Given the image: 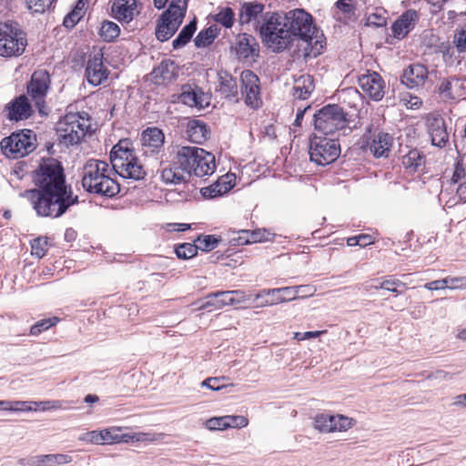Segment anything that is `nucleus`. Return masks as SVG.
Segmentation results:
<instances>
[{
	"label": "nucleus",
	"mask_w": 466,
	"mask_h": 466,
	"mask_svg": "<svg viewBox=\"0 0 466 466\" xmlns=\"http://www.w3.org/2000/svg\"><path fill=\"white\" fill-rule=\"evenodd\" d=\"M5 110L7 118L12 121L27 119L33 113L28 98L25 95L19 96L8 103L5 106Z\"/></svg>",
	"instance_id": "nucleus-22"
},
{
	"label": "nucleus",
	"mask_w": 466,
	"mask_h": 466,
	"mask_svg": "<svg viewBox=\"0 0 466 466\" xmlns=\"http://www.w3.org/2000/svg\"><path fill=\"white\" fill-rule=\"evenodd\" d=\"M220 240L219 237L217 238L214 235H205L198 238L197 246L198 249L208 252L216 248Z\"/></svg>",
	"instance_id": "nucleus-43"
},
{
	"label": "nucleus",
	"mask_w": 466,
	"mask_h": 466,
	"mask_svg": "<svg viewBox=\"0 0 466 466\" xmlns=\"http://www.w3.org/2000/svg\"><path fill=\"white\" fill-rule=\"evenodd\" d=\"M218 91L220 95L229 101L238 102L239 96L237 78L226 71H220L218 74Z\"/></svg>",
	"instance_id": "nucleus-26"
},
{
	"label": "nucleus",
	"mask_w": 466,
	"mask_h": 466,
	"mask_svg": "<svg viewBox=\"0 0 466 466\" xmlns=\"http://www.w3.org/2000/svg\"><path fill=\"white\" fill-rule=\"evenodd\" d=\"M229 416L214 417L206 421V426L210 431H223L228 428Z\"/></svg>",
	"instance_id": "nucleus-46"
},
{
	"label": "nucleus",
	"mask_w": 466,
	"mask_h": 466,
	"mask_svg": "<svg viewBox=\"0 0 466 466\" xmlns=\"http://www.w3.org/2000/svg\"><path fill=\"white\" fill-rule=\"evenodd\" d=\"M165 136L157 127H148L142 132L141 145L145 154L159 152L163 148Z\"/></svg>",
	"instance_id": "nucleus-23"
},
{
	"label": "nucleus",
	"mask_w": 466,
	"mask_h": 466,
	"mask_svg": "<svg viewBox=\"0 0 466 466\" xmlns=\"http://www.w3.org/2000/svg\"><path fill=\"white\" fill-rule=\"evenodd\" d=\"M111 12L115 19L122 24H128L139 13L137 10V0H115Z\"/></svg>",
	"instance_id": "nucleus-21"
},
{
	"label": "nucleus",
	"mask_w": 466,
	"mask_h": 466,
	"mask_svg": "<svg viewBox=\"0 0 466 466\" xmlns=\"http://www.w3.org/2000/svg\"><path fill=\"white\" fill-rule=\"evenodd\" d=\"M224 380L225 377H210L204 380L201 386L218 391L226 387V384L222 383Z\"/></svg>",
	"instance_id": "nucleus-53"
},
{
	"label": "nucleus",
	"mask_w": 466,
	"mask_h": 466,
	"mask_svg": "<svg viewBox=\"0 0 466 466\" xmlns=\"http://www.w3.org/2000/svg\"><path fill=\"white\" fill-rule=\"evenodd\" d=\"M241 96L245 104L251 108L261 105L259 79L251 70H243L240 75Z\"/></svg>",
	"instance_id": "nucleus-16"
},
{
	"label": "nucleus",
	"mask_w": 466,
	"mask_h": 466,
	"mask_svg": "<svg viewBox=\"0 0 466 466\" xmlns=\"http://www.w3.org/2000/svg\"><path fill=\"white\" fill-rule=\"evenodd\" d=\"M79 440L82 441H86L93 444H102V439L100 436V431H92L86 433H84L79 437Z\"/></svg>",
	"instance_id": "nucleus-58"
},
{
	"label": "nucleus",
	"mask_w": 466,
	"mask_h": 466,
	"mask_svg": "<svg viewBox=\"0 0 466 466\" xmlns=\"http://www.w3.org/2000/svg\"><path fill=\"white\" fill-rule=\"evenodd\" d=\"M418 19L417 11L409 9L404 12L391 26L394 37L398 39L404 38L413 29Z\"/></svg>",
	"instance_id": "nucleus-25"
},
{
	"label": "nucleus",
	"mask_w": 466,
	"mask_h": 466,
	"mask_svg": "<svg viewBox=\"0 0 466 466\" xmlns=\"http://www.w3.org/2000/svg\"><path fill=\"white\" fill-rule=\"evenodd\" d=\"M366 25L380 27L386 25V18L378 14H371L367 17Z\"/></svg>",
	"instance_id": "nucleus-59"
},
{
	"label": "nucleus",
	"mask_w": 466,
	"mask_h": 466,
	"mask_svg": "<svg viewBox=\"0 0 466 466\" xmlns=\"http://www.w3.org/2000/svg\"><path fill=\"white\" fill-rule=\"evenodd\" d=\"M224 294H227V291H218L208 294L198 306V309H207L210 307L219 309L224 306L230 305L229 302L226 301V299H228V297L222 296Z\"/></svg>",
	"instance_id": "nucleus-34"
},
{
	"label": "nucleus",
	"mask_w": 466,
	"mask_h": 466,
	"mask_svg": "<svg viewBox=\"0 0 466 466\" xmlns=\"http://www.w3.org/2000/svg\"><path fill=\"white\" fill-rule=\"evenodd\" d=\"M231 188L227 182L220 178L217 183L201 189L204 198H214L224 195Z\"/></svg>",
	"instance_id": "nucleus-37"
},
{
	"label": "nucleus",
	"mask_w": 466,
	"mask_h": 466,
	"mask_svg": "<svg viewBox=\"0 0 466 466\" xmlns=\"http://www.w3.org/2000/svg\"><path fill=\"white\" fill-rule=\"evenodd\" d=\"M456 194L462 203L466 202V180L458 184Z\"/></svg>",
	"instance_id": "nucleus-64"
},
{
	"label": "nucleus",
	"mask_w": 466,
	"mask_h": 466,
	"mask_svg": "<svg viewBox=\"0 0 466 466\" xmlns=\"http://www.w3.org/2000/svg\"><path fill=\"white\" fill-rule=\"evenodd\" d=\"M133 438H135V441L137 442L155 441L157 440L154 434L145 432H136Z\"/></svg>",
	"instance_id": "nucleus-62"
},
{
	"label": "nucleus",
	"mask_w": 466,
	"mask_h": 466,
	"mask_svg": "<svg viewBox=\"0 0 466 466\" xmlns=\"http://www.w3.org/2000/svg\"><path fill=\"white\" fill-rule=\"evenodd\" d=\"M35 188L25 190L21 197L27 198L39 217L57 218L72 206L78 204L61 163L54 158L44 159L33 172Z\"/></svg>",
	"instance_id": "nucleus-2"
},
{
	"label": "nucleus",
	"mask_w": 466,
	"mask_h": 466,
	"mask_svg": "<svg viewBox=\"0 0 466 466\" xmlns=\"http://www.w3.org/2000/svg\"><path fill=\"white\" fill-rule=\"evenodd\" d=\"M34 406L37 408V410L46 411L49 410H58L62 409V401L60 400H44V401H35Z\"/></svg>",
	"instance_id": "nucleus-57"
},
{
	"label": "nucleus",
	"mask_w": 466,
	"mask_h": 466,
	"mask_svg": "<svg viewBox=\"0 0 466 466\" xmlns=\"http://www.w3.org/2000/svg\"><path fill=\"white\" fill-rule=\"evenodd\" d=\"M55 2V0H25L27 8L33 13L39 14L47 10Z\"/></svg>",
	"instance_id": "nucleus-47"
},
{
	"label": "nucleus",
	"mask_w": 466,
	"mask_h": 466,
	"mask_svg": "<svg viewBox=\"0 0 466 466\" xmlns=\"http://www.w3.org/2000/svg\"><path fill=\"white\" fill-rule=\"evenodd\" d=\"M217 36V28L209 26L207 29L201 30L194 39L197 47H205L210 45Z\"/></svg>",
	"instance_id": "nucleus-40"
},
{
	"label": "nucleus",
	"mask_w": 466,
	"mask_h": 466,
	"mask_svg": "<svg viewBox=\"0 0 466 466\" xmlns=\"http://www.w3.org/2000/svg\"><path fill=\"white\" fill-rule=\"evenodd\" d=\"M72 461L71 456L67 454H46L37 455L29 459H21V465L28 466H59Z\"/></svg>",
	"instance_id": "nucleus-24"
},
{
	"label": "nucleus",
	"mask_w": 466,
	"mask_h": 466,
	"mask_svg": "<svg viewBox=\"0 0 466 466\" xmlns=\"http://www.w3.org/2000/svg\"><path fill=\"white\" fill-rule=\"evenodd\" d=\"M334 26H346L350 20V0H338L331 8Z\"/></svg>",
	"instance_id": "nucleus-31"
},
{
	"label": "nucleus",
	"mask_w": 466,
	"mask_h": 466,
	"mask_svg": "<svg viewBox=\"0 0 466 466\" xmlns=\"http://www.w3.org/2000/svg\"><path fill=\"white\" fill-rule=\"evenodd\" d=\"M400 287L405 288L406 285L402 281L398 279H394L392 277H388L387 279H377L370 285V288L375 289H382L390 292H394L396 294L402 293L401 290L399 289Z\"/></svg>",
	"instance_id": "nucleus-36"
},
{
	"label": "nucleus",
	"mask_w": 466,
	"mask_h": 466,
	"mask_svg": "<svg viewBox=\"0 0 466 466\" xmlns=\"http://www.w3.org/2000/svg\"><path fill=\"white\" fill-rule=\"evenodd\" d=\"M313 427L321 433L343 431L350 427V420L343 415L321 412L314 417Z\"/></svg>",
	"instance_id": "nucleus-17"
},
{
	"label": "nucleus",
	"mask_w": 466,
	"mask_h": 466,
	"mask_svg": "<svg viewBox=\"0 0 466 466\" xmlns=\"http://www.w3.org/2000/svg\"><path fill=\"white\" fill-rule=\"evenodd\" d=\"M197 30V22L193 20L186 25L179 32L178 35L173 40L172 46L174 49H179L185 46L192 38Z\"/></svg>",
	"instance_id": "nucleus-35"
},
{
	"label": "nucleus",
	"mask_w": 466,
	"mask_h": 466,
	"mask_svg": "<svg viewBox=\"0 0 466 466\" xmlns=\"http://www.w3.org/2000/svg\"><path fill=\"white\" fill-rule=\"evenodd\" d=\"M81 16V8L76 7L73 11L66 15L63 21V25L68 28L74 27L76 24L80 20Z\"/></svg>",
	"instance_id": "nucleus-56"
},
{
	"label": "nucleus",
	"mask_w": 466,
	"mask_h": 466,
	"mask_svg": "<svg viewBox=\"0 0 466 466\" xmlns=\"http://www.w3.org/2000/svg\"><path fill=\"white\" fill-rule=\"evenodd\" d=\"M346 111L338 104H328L313 116L314 129L323 136H332L346 127Z\"/></svg>",
	"instance_id": "nucleus-5"
},
{
	"label": "nucleus",
	"mask_w": 466,
	"mask_h": 466,
	"mask_svg": "<svg viewBox=\"0 0 466 466\" xmlns=\"http://www.w3.org/2000/svg\"><path fill=\"white\" fill-rule=\"evenodd\" d=\"M110 163L91 158L83 167L82 187L95 195L112 198L119 193L120 186L113 177L116 174L124 178L141 180L147 171L137 157L132 142L126 138L116 144L110 152Z\"/></svg>",
	"instance_id": "nucleus-1"
},
{
	"label": "nucleus",
	"mask_w": 466,
	"mask_h": 466,
	"mask_svg": "<svg viewBox=\"0 0 466 466\" xmlns=\"http://www.w3.org/2000/svg\"><path fill=\"white\" fill-rule=\"evenodd\" d=\"M27 46L25 33L16 23L0 24V56L5 57L21 56Z\"/></svg>",
	"instance_id": "nucleus-7"
},
{
	"label": "nucleus",
	"mask_w": 466,
	"mask_h": 466,
	"mask_svg": "<svg viewBox=\"0 0 466 466\" xmlns=\"http://www.w3.org/2000/svg\"><path fill=\"white\" fill-rule=\"evenodd\" d=\"M428 68L422 64H412L404 69L400 81L408 88H418L423 86L428 79Z\"/></svg>",
	"instance_id": "nucleus-19"
},
{
	"label": "nucleus",
	"mask_w": 466,
	"mask_h": 466,
	"mask_svg": "<svg viewBox=\"0 0 466 466\" xmlns=\"http://www.w3.org/2000/svg\"><path fill=\"white\" fill-rule=\"evenodd\" d=\"M375 238L370 234L351 235V248L359 246L365 248L374 243Z\"/></svg>",
	"instance_id": "nucleus-52"
},
{
	"label": "nucleus",
	"mask_w": 466,
	"mask_h": 466,
	"mask_svg": "<svg viewBox=\"0 0 466 466\" xmlns=\"http://www.w3.org/2000/svg\"><path fill=\"white\" fill-rule=\"evenodd\" d=\"M47 239L43 238H35L31 244V253L39 258H43L46 253Z\"/></svg>",
	"instance_id": "nucleus-50"
},
{
	"label": "nucleus",
	"mask_w": 466,
	"mask_h": 466,
	"mask_svg": "<svg viewBox=\"0 0 466 466\" xmlns=\"http://www.w3.org/2000/svg\"><path fill=\"white\" fill-rule=\"evenodd\" d=\"M262 42L275 53L284 51L290 45L287 22L283 15L274 12L260 26Z\"/></svg>",
	"instance_id": "nucleus-4"
},
{
	"label": "nucleus",
	"mask_w": 466,
	"mask_h": 466,
	"mask_svg": "<svg viewBox=\"0 0 466 466\" xmlns=\"http://www.w3.org/2000/svg\"><path fill=\"white\" fill-rule=\"evenodd\" d=\"M179 99L183 104L198 109L206 108L210 104L209 94L204 92L201 87L197 86H184Z\"/></svg>",
	"instance_id": "nucleus-18"
},
{
	"label": "nucleus",
	"mask_w": 466,
	"mask_h": 466,
	"mask_svg": "<svg viewBox=\"0 0 466 466\" xmlns=\"http://www.w3.org/2000/svg\"><path fill=\"white\" fill-rule=\"evenodd\" d=\"M187 134L190 141L202 144L208 138L207 126L200 120H190L187 123Z\"/></svg>",
	"instance_id": "nucleus-32"
},
{
	"label": "nucleus",
	"mask_w": 466,
	"mask_h": 466,
	"mask_svg": "<svg viewBox=\"0 0 466 466\" xmlns=\"http://www.w3.org/2000/svg\"><path fill=\"white\" fill-rule=\"evenodd\" d=\"M170 154L168 167L161 171V179L165 184L178 185L187 182L191 175L202 177L212 175L216 170L214 155L203 148L175 146Z\"/></svg>",
	"instance_id": "nucleus-3"
},
{
	"label": "nucleus",
	"mask_w": 466,
	"mask_h": 466,
	"mask_svg": "<svg viewBox=\"0 0 466 466\" xmlns=\"http://www.w3.org/2000/svg\"><path fill=\"white\" fill-rule=\"evenodd\" d=\"M304 289H309V287L307 285H301L278 289H264L259 291V296L265 297L269 295L275 296L281 294V297H279L278 299H280L279 303H282L299 298V291Z\"/></svg>",
	"instance_id": "nucleus-29"
},
{
	"label": "nucleus",
	"mask_w": 466,
	"mask_h": 466,
	"mask_svg": "<svg viewBox=\"0 0 466 466\" xmlns=\"http://www.w3.org/2000/svg\"><path fill=\"white\" fill-rule=\"evenodd\" d=\"M358 86L351 89V99L353 96L360 97L362 94L375 101H380L384 96L385 82L377 72L368 71L366 74L358 76Z\"/></svg>",
	"instance_id": "nucleus-13"
},
{
	"label": "nucleus",
	"mask_w": 466,
	"mask_h": 466,
	"mask_svg": "<svg viewBox=\"0 0 466 466\" xmlns=\"http://www.w3.org/2000/svg\"><path fill=\"white\" fill-rule=\"evenodd\" d=\"M58 318H48L43 319L34 324L30 329V334L33 336H37L44 330L48 329L49 328L55 326L58 322Z\"/></svg>",
	"instance_id": "nucleus-45"
},
{
	"label": "nucleus",
	"mask_w": 466,
	"mask_h": 466,
	"mask_svg": "<svg viewBox=\"0 0 466 466\" xmlns=\"http://www.w3.org/2000/svg\"><path fill=\"white\" fill-rule=\"evenodd\" d=\"M223 296L228 297V299H226V301L229 302L230 305H237L246 302L249 304H255L259 299L263 298V296H259V292L256 295H252L246 294L245 291L240 289L228 290L227 294H224Z\"/></svg>",
	"instance_id": "nucleus-33"
},
{
	"label": "nucleus",
	"mask_w": 466,
	"mask_h": 466,
	"mask_svg": "<svg viewBox=\"0 0 466 466\" xmlns=\"http://www.w3.org/2000/svg\"><path fill=\"white\" fill-rule=\"evenodd\" d=\"M213 18L226 28H231L234 24L235 14L230 7H224Z\"/></svg>",
	"instance_id": "nucleus-42"
},
{
	"label": "nucleus",
	"mask_w": 466,
	"mask_h": 466,
	"mask_svg": "<svg viewBox=\"0 0 466 466\" xmlns=\"http://www.w3.org/2000/svg\"><path fill=\"white\" fill-rule=\"evenodd\" d=\"M108 73L103 65L102 55L96 54L89 57L86 67V77L89 84L95 86L101 85L107 78Z\"/></svg>",
	"instance_id": "nucleus-20"
},
{
	"label": "nucleus",
	"mask_w": 466,
	"mask_h": 466,
	"mask_svg": "<svg viewBox=\"0 0 466 466\" xmlns=\"http://www.w3.org/2000/svg\"><path fill=\"white\" fill-rule=\"evenodd\" d=\"M283 16L287 22L289 35H290V45L298 39L306 43H309L313 39L317 28L310 14L303 9H294Z\"/></svg>",
	"instance_id": "nucleus-8"
},
{
	"label": "nucleus",
	"mask_w": 466,
	"mask_h": 466,
	"mask_svg": "<svg viewBox=\"0 0 466 466\" xmlns=\"http://www.w3.org/2000/svg\"><path fill=\"white\" fill-rule=\"evenodd\" d=\"M35 401H22V400H11L10 411H31L37 410V408L34 406Z\"/></svg>",
	"instance_id": "nucleus-55"
},
{
	"label": "nucleus",
	"mask_w": 466,
	"mask_h": 466,
	"mask_svg": "<svg viewBox=\"0 0 466 466\" xmlns=\"http://www.w3.org/2000/svg\"><path fill=\"white\" fill-rule=\"evenodd\" d=\"M121 431L120 428L112 427L100 431L102 444L106 443H119L118 432Z\"/></svg>",
	"instance_id": "nucleus-48"
},
{
	"label": "nucleus",
	"mask_w": 466,
	"mask_h": 466,
	"mask_svg": "<svg viewBox=\"0 0 466 466\" xmlns=\"http://www.w3.org/2000/svg\"><path fill=\"white\" fill-rule=\"evenodd\" d=\"M236 53L239 59H254L258 56L259 46L256 38L248 34L240 35L236 44Z\"/></svg>",
	"instance_id": "nucleus-27"
},
{
	"label": "nucleus",
	"mask_w": 466,
	"mask_h": 466,
	"mask_svg": "<svg viewBox=\"0 0 466 466\" xmlns=\"http://www.w3.org/2000/svg\"><path fill=\"white\" fill-rule=\"evenodd\" d=\"M228 428H244L248 424V420L244 416H229Z\"/></svg>",
	"instance_id": "nucleus-60"
},
{
	"label": "nucleus",
	"mask_w": 466,
	"mask_h": 466,
	"mask_svg": "<svg viewBox=\"0 0 466 466\" xmlns=\"http://www.w3.org/2000/svg\"><path fill=\"white\" fill-rule=\"evenodd\" d=\"M314 89L313 77L309 75H302L295 80L292 96L295 99L305 100L309 97Z\"/></svg>",
	"instance_id": "nucleus-30"
},
{
	"label": "nucleus",
	"mask_w": 466,
	"mask_h": 466,
	"mask_svg": "<svg viewBox=\"0 0 466 466\" xmlns=\"http://www.w3.org/2000/svg\"><path fill=\"white\" fill-rule=\"evenodd\" d=\"M429 134L433 146L443 147L449 139L445 121L442 117H433L429 121Z\"/></svg>",
	"instance_id": "nucleus-28"
},
{
	"label": "nucleus",
	"mask_w": 466,
	"mask_h": 466,
	"mask_svg": "<svg viewBox=\"0 0 466 466\" xmlns=\"http://www.w3.org/2000/svg\"><path fill=\"white\" fill-rule=\"evenodd\" d=\"M167 63L162 62L157 68H155L153 73L156 75V77L159 76L163 80L168 78V76L166 75L167 74Z\"/></svg>",
	"instance_id": "nucleus-63"
},
{
	"label": "nucleus",
	"mask_w": 466,
	"mask_h": 466,
	"mask_svg": "<svg viewBox=\"0 0 466 466\" xmlns=\"http://www.w3.org/2000/svg\"><path fill=\"white\" fill-rule=\"evenodd\" d=\"M120 34V27L112 21H104L99 29V35L106 42H113Z\"/></svg>",
	"instance_id": "nucleus-38"
},
{
	"label": "nucleus",
	"mask_w": 466,
	"mask_h": 466,
	"mask_svg": "<svg viewBox=\"0 0 466 466\" xmlns=\"http://www.w3.org/2000/svg\"><path fill=\"white\" fill-rule=\"evenodd\" d=\"M248 237H249L250 244L257 242H264L270 239L271 234L266 229H256L253 231H249V233H245Z\"/></svg>",
	"instance_id": "nucleus-54"
},
{
	"label": "nucleus",
	"mask_w": 466,
	"mask_h": 466,
	"mask_svg": "<svg viewBox=\"0 0 466 466\" xmlns=\"http://www.w3.org/2000/svg\"><path fill=\"white\" fill-rule=\"evenodd\" d=\"M86 113L67 114L58 127L59 139L62 143L76 145L80 143L89 127L88 118Z\"/></svg>",
	"instance_id": "nucleus-12"
},
{
	"label": "nucleus",
	"mask_w": 466,
	"mask_h": 466,
	"mask_svg": "<svg viewBox=\"0 0 466 466\" xmlns=\"http://www.w3.org/2000/svg\"><path fill=\"white\" fill-rule=\"evenodd\" d=\"M424 288L428 290H440L447 288V281L444 279L433 280L424 285Z\"/></svg>",
	"instance_id": "nucleus-61"
},
{
	"label": "nucleus",
	"mask_w": 466,
	"mask_h": 466,
	"mask_svg": "<svg viewBox=\"0 0 466 466\" xmlns=\"http://www.w3.org/2000/svg\"><path fill=\"white\" fill-rule=\"evenodd\" d=\"M402 165L412 171L418 170L423 165V156L417 149H412L402 157Z\"/></svg>",
	"instance_id": "nucleus-39"
},
{
	"label": "nucleus",
	"mask_w": 466,
	"mask_h": 466,
	"mask_svg": "<svg viewBox=\"0 0 466 466\" xmlns=\"http://www.w3.org/2000/svg\"><path fill=\"white\" fill-rule=\"evenodd\" d=\"M391 144V136L380 132L372 138L371 128L368 127L366 133L351 147V157L355 154L358 156L369 154L375 157H388Z\"/></svg>",
	"instance_id": "nucleus-9"
},
{
	"label": "nucleus",
	"mask_w": 466,
	"mask_h": 466,
	"mask_svg": "<svg viewBox=\"0 0 466 466\" xmlns=\"http://www.w3.org/2000/svg\"><path fill=\"white\" fill-rule=\"evenodd\" d=\"M35 147L36 137L31 130L13 133L1 141L3 153L10 158L23 157L33 152Z\"/></svg>",
	"instance_id": "nucleus-10"
},
{
	"label": "nucleus",
	"mask_w": 466,
	"mask_h": 466,
	"mask_svg": "<svg viewBox=\"0 0 466 466\" xmlns=\"http://www.w3.org/2000/svg\"><path fill=\"white\" fill-rule=\"evenodd\" d=\"M273 13L266 11L265 5L261 3L244 2L239 9L238 20L241 25H252L259 33L260 26Z\"/></svg>",
	"instance_id": "nucleus-14"
},
{
	"label": "nucleus",
	"mask_w": 466,
	"mask_h": 466,
	"mask_svg": "<svg viewBox=\"0 0 466 466\" xmlns=\"http://www.w3.org/2000/svg\"><path fill=\"white\" fill-rule=\"evenodd\" d=\"M459 79L456 77L443 78L438 86V93L445 99H455L452 92V86L457 84Z\"/></svg>",
	"instance_id": "nucleus-41"
},
{
	"label": "nucleus",
	"mask_w": 466,
	"mask_h": 466,
	"mask_svg": "<svg viewBox=\"0 0 466 466\" xmlns=\"http://www.w3.org/2000/svg\"><path fill=\"white\" fill-rule=\"evenodd\" d=\"M198 249L197 244L183 243L176 247L175 253L178 258L188 259L198 254Z\"/></svg>",
	"instance_id": "nucleus-44"
},
{
	"label": "nucleus",
	"mask_w": 466,
	"mask_h": 466,
	"mask_svg": "<svg viewBox=\"0 0 466 466\" xmlns=\"http://www.w3.org/2000/svg\"><path fill=\"white\" fill-rule=\"evenodd\" d=\"M309 157L319 166L334 162L340 154V145L333 138L321 137L313 134L309 137Z\"/></svg>",
	"instance_id": "nucleus-11"
},
{
	"label": "nucleus",
	"mask_w": 466,
	"mask_h": 466,
	"mask_svg": "<svg viewBox=\"0 0 466 466\" xmlns=\"http://www.w3.org/2000/svg\"><path fill=\"white\" fill-rule=\"evenodd\" d=\"M49 85L50 76L46 70L34 72L27 85V94L38 108L39 113H45L46 96L49 89Z\"/></svg>",
	"instance_id": "nucleus-15"
},
{
	"label": "nucleus",
	"mask_w": 466,
	"mask_h": 466,
	"mask_svg": "<svg viewBox=\"0 0 466 466\" xmlns=\"http://www.w3.org/2000/svg\"><path fill=\"white\" fill-rule=\"evenodd\" d=\"M453 44L459 53H466V24L457 29L453 37Z\"/></svg>",
	"instance_id": "nucleus-49"
},
{
	"label": "nucleus",
	"mask_w": 466,
	"mask_h": 466,
	"mask_svg": "<svg viewBox=\"0 0 466 466\" xmlns=\"http://www.w3.org/2000/svg\"><path fill=\"white\" fill-rule=\"evenodd\" d=\"M466 180V167L462 163V161H457L454 165V170L451 177V183L452 184H460L461 182H464Z\"/></svg>",
	"instance_id": "nucleus-51"
},
{
	"label": "nucleus",
	"mask_w": 466,
	"mask_h": 466,
	"mask_svg": "<svg viewBox=\"0 0 466 466\" xmlns=\"http://www.w3.org/2000/svg\"><path fill=\"white\" fill-rule=\"evenodd\" d=\"M187 8V0L171 1L157 21L156 36L159 41L165 42L173 36L183 22Z\"/></svg>",
	"instance_id": "nucleus-6"
}]
</instances>
